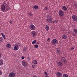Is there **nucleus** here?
Instances as JSON below:
<instances>
[{
  "mask_svg": "<svg viewBox=\"0 0 77 77\" xmlns=\"http://www.w3.org/2000/svg\"><path fill=\"white\" fill-rule=\"evenodd\" d=\"M60 60L61 62L64 63V64H66L67 62L66 61V59L65 57H60Z\"/></svg>",
  "mask_w": 77,
  "mask_h": 77,
  "instance_id": "f257e3e1",
  "label": "nucleus"
},
{
  "mask_svg": "<svg viewBox=\"0 0 77 77\" xmlns=\"http://www.w3.org/2000/svg\"><path fill=\"white\" fill-rule=\"evenodd\" d=\"M29 28L30 30H35V29H36L35 26L33 24L30 25L29 26Z\"/></svg>",
  "mask_w": 77,
  "mask_h": 77,
  "instance_id": "f03ea898",
  "label": "nucleus"
},
{
  "mask_svg": "<svg viewBox=\"0 0 77 77\" xmlns=\"http://www.w3.org/2000/svg\"><path fill=\"white\" fill-rule=\"evenodd\" d=\"M47 21L49 23H51V21H52L51 17L50 16H48L47 18Z\"/></svg>",
  "mask_w": 77,
  "mask_h": 77,
  "instance_id": "7ed1b4c3",
  "label": "nucleus"
},
{
  "mask_svg": "<svg viewBox=\"0 0 77 77\" xmlns=\"http://www.w3.org/2000/svg\"><path fill=\"white\" fill-rule=\"evenodd\" d=\"M22 65L23 66H27L28 65L27 61L25 60H23L22 62Z\"/></svg>",
  "mask_w": 77,
  "mask_h": 77,
  "instance_id": "20e7f679",
  "label": "nucleus"
},
{
  "mask_svg": "<svg viewBox=\"0 0 77 77\" xmlns=\"http://www.w3.org/2000/svg\"><path fill=\"white\" fill-rule=\"evenodd\" d=\"M59 14L60 15V17H63V15L64 14L63 11L61 10H60L59 11Z\"/></svg>",
  "mask_w": 77,
  "mask_h": 77,
  "instance_id": "39448f33",
  "label": "nucleus"
},
{
  "mask_svg": "<svg viewBox=\"0 0 77 77\" xmlns=\"http://www.w3.org/2000/svg\"><path fill=\"white\" fill-rule=\"evenodd\" d=\"M57 40L56 39H54L52 40V41L51 42V44L52 45H54L55 44V43H57Z\"/></svg>",
  "mask_w": 77,
  "mask_h": 77,
  "instance_id": "423d86ee",
  "label": "nucleus"
},
{
  "mask_svg": "<svg viewBox=\"0 0 77 77\" xmlns=\"http://www.w3.org/2000/svg\"><path fill=\"white\" fill-rule=\"evenodd\" d=\"M6 4L5 5L4 4L2 5L1 6V9L2 11H3V10H5L6 9Z\"/></svg>",
  "mask_w": 77,
  "mask_h": 77,
  "instance_id": "0eeeda50",
  "label": "nucleus"
},
{
  "mask_svg": "<svg viewBox=\"0 0 77 77\" xmlns=\"http://www.w3.org/2000/svg\"><path fill=\"white\" fill-rule=\"evenodd\" d=\"M57 65L59 67H61L63 66V63L59 61L57 62Z\"/></svg>",
  "mask_w": 77,
  "mask_h": 77,
  "instance_id": "6e6552de",
  "label": "nucleus"
},
{
  "mask_svg": "<svg viewBox=\"0 0 77 77\" xmlns=\"http://www.w3.org/2000/svg\"><path fill=\"white\" fill-rule=\"evenodd\" d=\"M72 20L73 21H77V16L76 15H73L72 17Z\"/></svg>",
  "mask_w": 77,
  "mask_h": 77,
  "instance_id": "1a4fd4ad",
  "label": "nucleus"
},
{
  "mask_svg": "<svg viewBox=\"0 0 77 77\" xmlns=\"http://www.w3.org/2000/svg\"><path fill=\"white\" fill-rule=\"evenodd\" d=\"M56 75H57V77H60L62 75V74L59 72H57L56 74Z\"/></svg>",
  "mask_w": 77,
  "mask_h": 77,
  "instance_id": "9d476101",
  "label": "nucleus"
},
{
  "mask_svg": "<svg viewBox=\"0 0 77 77\" xmlns=\"http://www.w3.org/2000/svg\"><path fill=\"white\" fill-rule=\"evenodd\" d=\"M67 38H68V36H67L66 35L64 34L62 36V38L63 39H66Z\"/></svg>",
  "mask_w": 77,
  "mask_h": 77,
  "instance_id": "9b49d317",
  "label": "nucleus"
},
{
  "mask_svg": "<svg viewBox=\"0 0 77 77\" xmlns=\"http://www.w3.org/2000/svg\"><path fill=\"white\" fill-rule=\"evenodd\" d=\"M5 6L6 11H9L10 9L9 8V6H8V5L7 4H5Z\"/></svg>",
  "mask_w": 77,
  "mask_h": 77,
  "instance_id": "f8f14e48",
  "label": "nucleus"
},
{
  "mask_svg": "<svg viewBox=\"0 0 77 77\" xmlns=\"http://www.w3.org/2000/svg\"><path fill=\"white\" fill-rule=\"evenodd\" d=\"M56 51L58 54H60V50L59 48H57Z\"/></svg>",
  "mask_w": 77,
  "mask_h": 77,
  "instance_id": "ddd939ff",
  "label": "nucleus"
},
{
  "mask_svg": "<svg viewBox=\"0 0 77 77\" xmlns=\"http://www.w3.org/2000/svg\"><path fill=\"white\" fill-rule=\"evenodd\" d=\"M62 9L63 10V11H67L68 9L66 8V6H63L62 7Z\"/></svg>",
  "mask_w": 77,
  "mask_h": 77,
  "instance_id": "4468645a",
  "label": "nucleus"
},
{
  "mask_svg": "<svg viewBox=\"0 0 77 77\" xmlns=\"http://www.w3.org/2000/svg\"><path fill=\"white\" fill-rule=\"evenodd\" d=\"M32 35H33V37H35L36 36L37 34L36 32H35L34 31H32L31 32Z\"/></svg>",
  "mask_w": 77,
  "mask_h": 77,
  "instance_id": "2eb2a0df",
  "label": "nucleus"
},
{
  "mask_svg": "<svg viewBox=\"0 0 77 77\" xmlns=\"http://www.w3.org/2000/svg\"><path fill=\"white\" fill-rule=\"evenodd\" d=\"M45 29H46V31H48V30L49 29H50V28L48 25H46Z\"/></svg>",
  "mask_w": 77,
  "mask_h": 77,
  "instance_id": "dca6fc26",
  "label": "nucleus"
},
{
  "mask_svg": "<svg viewBox=\"0 0 77 77\" xmlns=\"http://www.w3.org/2000/svg\"><path fill=\"white\" fill-rule=\"evenodd\" d=\"M3 63V60L2 59H0V65H2Z\"/></svg>",
  "mask_w": 77,
  "mask_h": 77,
  "instance_id": "f3484780",
  "label": "nucleus"
},
{
  "mask_svg": "<svg viewBox=\"0 0 77 77\" xmlns=\"http://www.w3.org/2000/svg\"><path fill=\"white\" fill-rule=\"evenodd\" d=\"M33 8L35 9H39V7L37 5H35L33 7Z\"/></svg>",
  "mask_w": 77,
  "mask_h": 77,
  "instance_id": "a211bd4d",
  "label": "nucleus"
},
{
  "mask_svg": "<svg viewBox=\"0 0 77 77\" xmlns=\"http://www.w3.org/2000/svg\"><path fill=\"white\" fill-rule=\"evenodd\" d=\"M6 46L8 48H10V47H11V45L10 44L8 43L6 45Z\"/></svg>",
  "mask_w": 77,
  "mask_h": 77,
  "instance_id": "6ab92c4d",
  "label": "nucleus"
},
{
  "mask_svg": "<svg viewBox=\"0 0 77 77\" xmlns=\"http://www.w3.org/2000/svg\"><path fill=\"white\" fill-rule=\"evenodd\" d=\"M32 63H34V65H36L37 64V63H38V62H37L35 60H33Z\"/></svg>",
  "mask_w": 77,
  "mask_h": 77,
  "instance_id": "aec40b11",
  "label": "nucleus"
},
{
  "mask_svg": "<svg viewBox=\"0 0 77 77\" xmlns=\"http://www.w3.org/2000/svg\"><path fill=\"white\" fill-rule=\"evenodd\" d=\"M1 35L3 38H4V39H6V36H5V35L3 34V33H1Z\"/></svg>",
  "mask_w": 77,
  "mask_h": 77,
  "instance_id": "412c9836",
  "label": "nucleus"
},
{
  "mask_svg": "<svg viewBox=\"0 0 77 77\" xmlns=\"http://www.w3.org/2000/svg\"><path fill=\"white\" fill-rule=\"evenodd\" d=\"M11 75H12L13 77H14L15 76V73L14 72H11Z\"/></svg>",
  "mask_w": 77,
  "mask_h": 77,
  "instance_id": "4be33fe9",
  "label": "nucleus"
},
{
  "mask_svg": "<svg viewBox=\"0 0 77 77\" xmlns=\"http://www.w3.org/2000/svg\"><path fill=\"white\" fill-rule=\"evenodd\" d=\"M63 77H68V75L66 74H63Z\"/></svg>",
  "mask_w": 77,
  "mask_h": 77,
  "instance_id": "5701e85b",
  "label": "nucleus"
},
{
  "mask_svg": "<svg viewBox=\"0 0 77 77\" xmlns=\"http://www.w3.org/2000/svg\"><path fill=\"white\" fill-rule=\"evenodd\" d=\"M3 38L2 37H0V42H3Z\"/></svg>",
  "mask_w": 77,
  "mask_h": 77,
  "instance_id": "b1692460",
  "label": "nucleus"
},
{
  "mask_svg": "<svg viewBox=\"0 0 77 77\" xmlns=\"http://www.w3.org/2000/svg\"><path fill=\"white\" fill-rule=\"evenodd\" d=\"M36 40H34L32 42V44H33V45H34L35 43H36Z\"/></svg>",
  "mask_w": 77,
  "mask_h": 77,
  "instance_id": "393cba45",
  "label": "nucleus"
},
{
  "mask_svg": "<svg viewBox=\"0 0 77 77\" xmlns=\"http://www.w3.org/2000/svg\"><path fill=\"white\" fill-rule=\"evenodd\" d=\"M14 50H18V49H17V46H15L14 48Z\"/></svg>",
  "mask_w": 77,
  "mask_h": 77,
  "instance_id": "a878e982",
  "label": "nucleus"
},
{
  "mask_svg": "<svg viewBox=\"0 0 77 77\" xmlns=\"http://www.w3.org/2000/svg\"><path fill=\"white\" fill-rule=\"evenodd\" d=\"M8 76H9V77H13V76H12V73H10V74H9Z\"/></svg>",
  "mask_w": 77,
  "mask_h": 77,
  "instance_id": "bb28decb",
  "label": "nucleus"
},
{
  "mask_svg": "<svg viewBox=\"0 0 77 77\" xmlns=\"http://www.w3.org/2000/svg\"><path fill=\"white\" fill-rule=\"evenodd\" d=\"M23 50L24 51H27V48H23Z\"/></svg>",
  "mask_w": 77,
  "mask_h": 77,
  "instance_id": "cd10ccee",
  "label": "nucleus"
},
{
  "mask_svg": "<svg viewBox=\"0 0 77 77\" xmlns=\"http://www.w3.org/2000/svg\"><path fill=\"white\" fill-rule=\"evenodd\" d=\"M58 23V20H56L54 21V23L56 24V23Z\"/></svg>",
  "mask_w": 77,
  "mask_h": 77,
  "instance_id": "c85d7f7f",
  "label": "nucleus"
},
{
  "mask_svg": "<svg viewBox=\"0 0 77 77\" xmlns=\"http://www.w3.org/2000/svg\"><path fill=\"white\" fill-rule=\"evenodd\" d=\"M35 48H37L38 47V45H35Z\"/></svg>",
  "mask_w": 77,
  "mask_h": 77,
  "instance_id": "c756f323",
  "label": "nucleus"
},
{
  "mask_svg": "<svg viewBox=\"0 0 77 77\" xmlns=\"http://www.w3.org/2000/svg\"><path fill=\"white\" fill-rule=\"evenodd\" d=\"M2 70H0V75H2Z\"/></svg>",
  "mask_w": 77,
  "mask_h": 77,
  "instance_id": "7c9ffc66",
  "label": "nucleus"
},
{
  "mask_svg": "<svg viewBox=\"0 0 77 77\" xmlns=\"http://www.w3.org/2000/svg\"><path fill=\"white\" fill-rule=\"evenodd\" d=\"M32 68H35V65H32Z\"/></svg>",
  "mask_w": 77,
  "mask_h": 77,
  "instance_id": "2f4dec72",
  "label": "nucleus"
},
{
  "mask_svg": "<svg viewBox=\"0 0 77 77\" xmlns=\"http://www.w3.org/2000/svg\"><path fill=\"white\" fill-rule=\"evenodd\" d=\"M76 35V33H73V36H75V35Z\"/></svg>",
  "mask_w": 77,
  "mask_h": 77,
  "instance_id": "473e14b6",
  "label": "nucleus"
},
{
  "mask_svg": "<svg viewBox=\"0 0 77 77\" xmlns=\"http://www.w3.org/2000/svg\"><path fill=\"white\" fill-rule=\"evenodd\" d=\"M45 75H48V73L46 72H45Z\"/></svg>",
  "mask_w": 77,
  "mask_h": 77,
  "instance_id": "72a5a7b5",
  "label": "nucleus"
},
{
  "mask_svg": "<svg viewBox=\"0 0 77 77\" xmlns=\"http://www.w3.org/2000/svg\"><path fill=\"white\" fill-rule=\"evenodd\" d=\"M29 15L30 16H32V15H33V14H31V13H29Z\"/></svg>",
  "mask_w": 77,
  "mask_h": 77,
  "instance_id": "f704fd0d",
  "label": "nucleus"
},
{
  "mask_svg": "<svg viewBox=\"0 0 77 77\" xmlns=\"http://www.w3.org/2000/svg\"><path fill=\"white\" fill-rule=\"evenodd\" d=\"M44 9L45 10H48V8H47V7H45L44 8Z\"/></svg>",
  "mask_w": 77,
  "mask_h": 77,
  "instance_id": "c9c22d12",
  "label": "nucleus"
},
{
  "mask_svg": "<svg viewBox=\"0 0 77 77\" xmlns=\"http://www.w3.org/2000/svg\"><path fill=\"white\" fill-rule=\"evenodd\" d=\"M47 40V41L48 42H49V41H50V40H51L50 39V38H48Z\"/></svg>",
  "mask_w": 77,
  "mask_h": 77,
  "instance_id": "e433bc0d",
  "label": "nucleus"
},
{
  "mask_svg": "<svg viewBox=\"0 0 77 77\" xmlns=\"http://www.w3.org/2000/svg\"><path fill=\"white\" fill-rule=\"evenodd\" d=\"M50 23H52V24H54V21H51V22Z\"/></svg>",
  "mask_w": 77,
  "mask_h": 77,
  "instance_id": "4c0bfd02",
  "label": "nucleus"
},
{
  "mask_svg": "<svg viewBox=\"0 0 77 77\" xmlns=\"http://www.w3.org/2000/svg\"><path fill=\"white\" fill-rule=\"evenodd\" d=\"M27 59L29 60H30V58L29 57H27Z\"/></svg>",
  "mask_w": 77,
  "mask_h": 77,
  "instance_id": "58836bf2",
  "label": "nucleus"
},
{
  "mask_svg": "<svg viewBox=\"0 0 77 77\" xmlns=\"http://www.w3.org/2000/svg\"><path fill=\"white\" fill-rule=\"evenodd\" d=\"M10 23L11 24H12L13 23L12 21L10 20Z\"/></svg>",
  "mask_w": 77,
  "mask_h": 77,
  "instance_id": "ea45409f",
  "label": "nucleus"
},
{
  "mask_svg": "<svg viewBox=\"0 0 77 77\" xmlns=\"http://www.w3.org/2000/svg\"><path fill=\"white\" fill-rule=\"evenodd\" d=\"M75 7L76 8H77V4H75Z\"/></svg>",
  "mask_w": 77,
  "mask_h": 77,
  "instance_id": "a19ab883",
  "label": "nucleus"
},
{
  "mask_svg": "<svg viewBox=\"0 0 77 77\" xmlns=\"http://www.w3.org/2000/svg\"><path fill=\"white\" fill-rule=\"evenodd\" d=\"M21 58L22 59H24V57L22 56L21 57Z\"/></svg>",
  "mask_w": 77,
  "mask_h": 77,
  "instance_id": "79ce46f5",
  "label": "nucleus"
},
{
  "mask_svg": "<svg viewBox=\"0 0 77 77\" xmlns=\"http://www.w3.org/2000/svg\"><path fill=\"white\" fill-rule=\"evenodd\" d=\"M5 10H3V11L2 10V12H6V11H5Z\"/></svg>",
  "mask_w": 77,
  "mask_h": 77,
  "instance_id": "37998d69",
  "label": "nucleus"
},
{
  "mask_svg": "<svg viewBox=\"0 0 77 77\" xmlns=\"http://www.w3.org/2000/svg\"><path fill=\"white\" fill-rule=\"evenodd\" d=\"M16 45V46L18 48V45Z\"/></svg>",
  "mask_w": 77,
  "mask_h": 77,
  "instance_id": "c03bdc74",
  "label": "nucleus"
},
{
  "mask_svg": "<svg viewBox=\"0 0 77 77\" xmlns=\"http://www.w3.org/2000/svg\"><path fill=\"white\" fill-rule=\"evenodd\" d=\"M1 57H2V54L0 53V58H1Z\"/></svg>",
  "mask_w": 77,
  "mask_h": 77,
  "instance_id": "a18cd8bd",
  "label": "nucleus"
},
{
  "mask_svg": "<svg viewBox=\"0 0 77 77\" xmlns=\"http://www.w3.org/2000/svg\"><path fill=\"white\" fill-rule=\"evenodd\" d=\"M71 49L72 50H74V48L72 47V48H71Z\"/></svg>",
  "mask_w": 77,
  "mask_h": 77,
  "instance_id": "49530a36",
  "label": "nucleus"
},
{
  "mask_svg": "<svg viewBox=\"0 0 77 77\" xmlns=\"http://www.w3.org/2000/svg\"><path fill=\"white\" fill-rule=\"evenodd\" d=\"M33 77H37V76L35 75H34L33 76Z\"/></svg>",
  "mask_w": 77,
  "mask_h": 77,
  "instance_id": "de8ad7c7",
  "label": "nucleus"
},
{
  "mask_svg": "<svg viewBox=\"0 0 77 77\" xmlns=\"http://www.w3.org/2000/svg\"><path fill=\"white\" fill-rule=\"evenodd\" d=\"M36 44H39V43L37 42Z\"/></svg>",
  "mask_w": 77,
  "mask_h": 77,
  "instance_id": "09e8293b",
  "label": "nucleus"
},
{
  "mask_svg": "<svg viewBox=\"0 0 77 77\" xmlns=\"http://www.w3.org/2000/svg\"><path fill=\"white\" fill-rule=\"evenodd\" d=\"M18 44H19V45H20V42H19V43H18Z\"/></svg>",
  "mask_w": 77,
  "mask_h": 77,
  "instance_id": "8fccbe9b",
  "label": "nucleus"
},
{
  "mask_svg": "<svg viewBox=\"0 0 77 77\" xmlns=\"http://www.w3.org/2000/svg\"><path fill=\"white\" fill-rule=\"evenodd\" d=\"M68 32L69 33H70V32Z\"/></svg>",
  "mask_w": 77,
  "mask_h": 77,
  "instance_id": "3c124183",
  "label": "nucleus"
},
{
  "mask_svg": "<svg viewBox=\"0 0 77 77\" xmlns=\"http://www.w3.org/2000/svg\"><path fill=\"white\" fill-rule=\"evenodd\" d=\"M76 22L77 23V21H76Z\"/></svg>",
  "mask_w": 77,
  "mask_h": 77,
  "instance_id": "603ef678",
  "label": "nucleus"
}]
</instances>
